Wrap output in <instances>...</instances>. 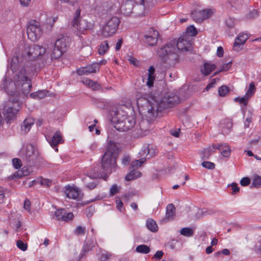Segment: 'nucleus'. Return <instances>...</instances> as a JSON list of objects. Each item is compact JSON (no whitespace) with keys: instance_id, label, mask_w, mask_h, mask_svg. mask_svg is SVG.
Listing matches in <instances>:
<instances>
[{"instance_id":"obj_25","label":"nucleus","mask_w":261,"mask_h":261,"mask_svg":"<svg viewBox=\"0 0 261 261\" xmlns=\"http://www.w3.org/2000/svg\"><path fill=\"white\" fill-rule=\"evenodd\" d=\"M37 156L35 152L34 148L32 145H29L27 147L25 152V158L28 161H34Z\"/></svg>"},{"instance_id":"obj_61","label":"nucleus","mask_w":261,"mask_h":261,"mask_svg":"<svg viewBox=\"0 0 261 261\" xmlns=\"http://www.w3.org/2000/svg\"><path fill=\"white\" fill-rule=\"evenodd\" d=\"M20 5L23 7H28L31 3V0H19Z\"/></svg>"},{"instance_id":"obj_41","label":"nucleus","mask_w":261,"mask_h":261,"mask_svg":"<svg viewBox=\"0 0 261 261\" xmlns=\"http://www.w3.org/2000/svg\"><path fill=\"white\" fill-rule=\"evenodd\" d=\"M201 11L204 19L211 17L215 12V10L213 9H205Z\"/></svg>"},{"instance_id":"obj_22","label":"nucleus","mask_w":261,"mask_h":261,"mask_svg":"<svg viewBox=\"0 0 261 261\" xmlns=\"http://www.w3.org/2000/svg\"><path fill=\"white\" fill-rule=\"evenodd\" d=\"M140 153L142 155L146 154L148 158H150L156 154V149L152 145H147L143 147V149Z\"/></svg>"},{"instance_id":"obj_18","label":"nucleus","mask_w":261,"mask_h":261,"mask_svg":"<svg viewBox=\"0 0 261 261\" xmlns=\"http://www.w3.org/2000/svg\"><path fill=\"white\" fill-rule=\"evenodd\" d=\"M248 38L249 36L247 34H239L234 42L233 50L237 51H239L241 49L240 46L243 45Z\"/></svg>"},{"instance_id":"obj_19","label":"nucleus","mask_w":261,"mask_h":261,"mask_svg":"<svg viewBox=\"0 0 261 261\" xmlns=\"http://www.w3.org/2000/svg\"><path fill=\"white\" fill-rule=\"evenodd\" d=\"M98 176V174L96 173L92 175H87L83 178V181L87 188L92 190L95 188L97 184L96 182L94 181V179L97 178Z\"/></svg>"},{"instance_id":"obj_60","label":"nucleus","mask_w":261,"mask_h":261,"mask_svg":"<svg viewBox=\"0 0 261 261\" xmlns=\"http://www.w3.org/2000/svg\"><path fill=\"white\" fill-rule=\"evenodd\" d=\"M127 59L129 61V62L131 64H133L135 66L138 65V64H137L138 61L134 57H132L131 56H128Z\"/></svg>"},{"instance_id":"obj_47","label":"nucleus","mask_w":261,"mask_h":261,"mask_svg":"<svg viewBox=\"0 0 261 261\" xmlns=\"http://www.w3.org/2000/svg\"><path fill=\"white\" fill-rule=\"evenodd\" d=\"M231 62H229L227 63L223 64L220 70L218 71V72H216L214 73V75H216L218 73L221 71H226L229 69V68L231 67Z\"/></svg>"},{"instance_id":"obj_10","label":"nucleus","mask_w":261,"mask_h":261,"mask_svg":"<svg viewBox=\"0 0 261 261\" xmlns=\"http://www.w3.org/2000/svg\"><path fill=\"white\" fill-rule=\"evenodd\" d=\"M21 108V103L17 99L13 100H10L7 106L5 108L4 116L5 119L7 122L14 119L15 117L16 113Z\"/></svg>"},{"instance_id":"obj_49","label":"nucleus","mask_w":261,"mask_h":261,"mask_svg":"<svg viewBox=\"0 0 261 261\" xmlns=\"http://www.w3.org/2000/svg\"><path fill=\"white\" fill-rule=\"evenodd\" d=\"M202 166L208 169H213L215 168V164L211 162L205 161L202 162Z\"/></svg>"},{"instance_id":"obj_36","label":"nucleus","mask_w":261,"mask_h":261,"mask_svg":"<svg viewBox=\"0 0 261 261\" xmlns=\"http://www.w3.org/2000/svg\"><path fill=\"white\" fill-rule=\"evenodd\" d=\"M180 233L181 235L185 237H192L194 234V231L191 228L184 227L181 229Z\"/></svg>"},{"instance_id":"obj_30","label":"nucleus","mask_w":261,"mask_h":261,"mask_svg":"<svg viewBox=\"0 0 261 261\" xmlns=\"http://www.w3.org/2000/svg\"><path fill=\"white\" fill-rule=\"evenodd\" d=\"M192 17L193 19L197 22H200L203 20H204V17L202 15V12L201 10L199 11H194L191 14Z\"/></svg>"},{"instance_id":"obj_29","label":"nucleus","mask_w":261,"mask_h":261,"mask_svg":"<svg viewBox=\"0 0 261 261\" xmlns=\"http://www.w3.org/2000/svg\"><path fill=\"white\" fill-rule=\"evenodd\" d=\"M141 175V173L140 171L133 169L126 175L125 178L126 180L129 181L134 180L140 177Z\"/></svg>"},{"instance_id":"obj_23","label":"nucleus","mask_w":261,"mask_h":261,"mask_svg":"<svg viewBox=\"0 0 261 261\" xmlns=\"http://www.w3.org/2000/svg\"><path fill=\"white\" fill-rule=\"evenodd\" d=\"M48 142L51 146H56L59 144L63 142V139L61 133L60 131H57L50 140Z\"/></svg>"},{"instance_id":"obj_53","label":"nucleus","mask_w":261,"mask_h":261,"mask_svg":"<svg viewBox=\"0 0 261 261\" xmlns=\"http://www.w3.org/2000/svg\"><path fill=\"white\" fill-rule=\"evenodd\" d=\"M226 25L230 28H233L234 25V20L233 18H228L225 20Z\"/></svg>"},{"instance_id":"obj_55","label":"nucleus","mask_w":261,"mask_h":261,"mask_svg":"<svg viewBox=\"0 0 261 261\" xmlns=\"http://www.w3.org/2000/svg\"><path fill=\"white\" fill-rule=\"evenodd\" d=\"M250 180L248 177H243L240 181V184L243 186H246L249 185Z\"/></svg>"},{"instance_id":"obj_37","label":"nucleus","mask_w":261,"mask_h":261,"mask_svg":"<svg viewBox=\"0 0 261 261\" xmlns=\"http://www.w3.org/2000/svg\"><path fill=\"white\" fill-rule=\"evenodd\" d=\"M108 43L107 41H104L99 46L98 53L100 55H104L109 49Z\"/></svg>"},{"instance_id":"obj_13","label":"nucleus","mask_w":261,"mask_h":261,"mask_svg":"<svg viewBox=\"0 0 261 261\" xmlns=\"http://www.w3.org/2000/svg\"><path fill=\"white\" fill-rule=\"evenodd\" d=\"M135 124V119L133 117L126 116L118 125V129L121 131H127L132 129Z\"/></svg>"},{"instance_id":"obj_27","label":"nucleus","mask_w":261,"mask_h":261,"mask_svg":"<svg viewBox=\"0 0 261 261\" xmlns=\"http://www.w3.org/2000/svg\"><path fill=\"white\" fill-rule=\"evenodd\" d=\"M155 69L153 66H150L148 70V78L146 82V85L151 88L153 86L154 81L155 80Z\"/></svg>"},{"instance_id":"obj_54","label":"nucleus","mask_w":261,"mask_h":261,"mask_svg":"<svg viewBox=\"0 0 261 261\" xmlns=\"http://www.w3.org/2000/svg\"><path fill=\"white\" fill-rule=\"evenodd\" d=\"M40 184L41 185L48 187L51 185V180L48 179L42 178L40 180Z\"/></svg>"},{"instance_id":"obj_43","label":"nucleus","mask_w":261,"mask_h":261,"mask_svg":"<svg viewBox=\"0 0 261 261\" xmlns=\"http://www.w3.org/2000/svg\"><path fill=\"white\" fill-rule=\"evenodd\" d=\"M29 173V172L27 170H25L24 168H23L21 170H18L15 172L13 174V176L15 177H21L22 176L28 175Z\"/></svg>"},{"instance_id":"obj_34","label":"nucleus","mask_w":261,"mask_h":261,"mask_svg":"<svg viewBox=\"0 0 261 261\" xmlns=\"http://www.w3.org/2000/svg\"><path fill=\"white\" fill-rule=\"evenodd\" d=\"M216 147H217V145L214 144L212 147L205 148L203 151L204 158L208 159L210 156L214 152L215 149H216Z\"/></svg>"},{"instance_id":"obj_58","label":"nucleus","mask_w":261,"mask_h":261,"mask_svg":"<svg viewBox=\"0 0 261 261\" xmlns=\"http://www.w3.org/2000/svg\"><path fill=\"white\" fill-rule=\"evenodd\" d=\"M81 21L73 18V20L71 21V25L72 27H74L76 30L79 28V24Z\"/></svg>"},{"instance_id":"obj_40","label":"nucleus","mask_w":261,"mask_h":261,"mask_svg":"<svg viewBox=\"0 0 261 261\" xmlns=\"http://www.w3.org/2000/svg\"><path fill=\"white\" fill-rule=\"evenodd\" d=\"M255 90V86L253 82H251L249 85V88L247 91L246 94L245 95L246 96H247V98H250L254 94Z\"/></svg>"},{"instance_id":"obj_16","label":"nucleus","mask_w":261,"mask_h":261,"mask_svg":"<svg viewBox=\"0 0 261 261\" xmlns=\"http://www.w3.org/2000/svg\"><path fill=\"white\" fill-rule=\"evenodd\" d=\"M65 194L67 197L76 200L80 197L81 191L76 187L68 186L66 188Z\"/></svg>"},{"instance_id":"obj_20","label":"nucleus","mask_w":261,"mask_h":261,"mask_svg":"<svg viewBox=\"0 0 261 261\" xmlns=\"http://www.w3.org/2000/svg\"><path fill=\"white\" fill-rule=\"evenodd\" d=\"M175 215V207L171 203L167 205L165 217L163 221H166L173 219Z\"/></svg>"},{"instance_id":"obj_3","label":"nucleus","mask_w":261,"mask_h":261,"mask_svg":"<svg viewBox=\"0 0 261 261\" xmlns=\"http://www.w3.org/2000/svg\"><path fill=\"white\" fill-rule=\"evenodd\" d=\"M144 105L140 109L141 113L149 118H152L155 111H162L163 110L171 107L177 104L179 97L173 92H169L166 93L163 98L160 100L154 98L150 100L144 98Z\"/></svg>"},{"instance_id":"obj_15","label":"nucleus","mask_w":261,"mask_h":261,"mask_svg":"<svg viewBox=\"0 0 261 261\" xmlns=\"http://www.w3.org/2000/svg\"><path fill=\"white\" fill-rule=\"evenodd\" d=\"M99 70L98 63H94L86 67L80 68L77 70L76 72L79 75L88 74L92 73H96Z\"/></svg>"},{"instance_id":"obj_14","label":"nucleus","mask_w":261,"mask_h":261,"mask_svg":"<svg viewBox=\"0 0 261 261\" xmlns=\"http://www.w3.org/2000/svg\"><path fill=\"white\" fill-rule=\"evenodd\" d=\"M55 217L57 220L68 222L72 220L73 215L72 213H67L64 208L57 210L55 213Z\"/></svg>"},{"instance_id":"obj_26","label":"nucleus","mask_w":261,"mask_h":261,"mask_svg":"<svg viewBox=\"0 0 261 261\" xmlns=\"http://www.w3.org/2000/svg\"><path fill=\"white\" fill-rule=\"evenodd\" d=\"M216 67V66L215 64L210 62L205 63L201 68V72L204 75H207L210 74Z\"/></svg>"},{"instance_id":"obj_45","label":"nucleus","mask_w":261,"mask_h":261,"mask_svg":"<svg viewBox=\"0 0 261 261\" xmlns=\"http://www.w3.org/2000/svg\"><path fill=\"white\" fill-rule=\"evenodd\" d=\"M229 91L228 87L226 86H222L219 88L218 93L220 96H224Z\"/></svg>"},{"instance_id":"obj_46","label":"nucleus","mask_w":261,"mask_h":261,"mask_svg":"<svg viewBox=\"0 0 261 261\" xmlns=\"http://www.w3.org/2000/svg\"><path fill=\"white\" fill-rule=\"evenodd\" d=\"M17 247L23 251H25L28 249L27 244L23 243L21 240H18L16 242Z\"/></svg>"},{"instance_id":"obj_62","label":"nucleus","mask_w":261,"mask_h":261,"mask_svg":"<svg viewBox=\"0 0 261 261\" xmlns=\"http://www.w3.org/2000/svg\"><path fill=\"white\" fill-rule=\"evenodd\" d=\"M223 53H224V51H223V47L221 46L218 47L217 48V55L219 57H221L223 55Z\"/></svg>"},{"instance_id":"obj_12","label":"nucleus","mask_w":261,"mask_h":261,"mask_svg":"<svg viewBox=\"0 0 261 261\" xmlns=\"http://www.w3.org/2000/svg\"><path fill=\"white\" fill-rule=\"evenodd\" d=\"M111 121L118 125L127 116L126 113L120 107H115L110 113Z\"/></svg>"},{"instance_id":"obj_48","label":"nucleus","mask_w":261,"mask_h":261,"mask_svg":"<svg viewBox=\"0 0 261 261\" xmlns=\"http://www.w3.org/2000/svg\"><path fill=\"white\" fill-rule=\"evenodd\" d=\"M111 254L109 253L105 252L101 254L99 257V261H110Z\"/></svg>"},{"instance_id":"obj_44","label":"nucleus","mask_w":261,"mask_h":261,"mask_svg":"<svg viewBox=\"0 0 261 261\" xmlns=\"http://www.w3.org/2000/svg\"><path fill=\"white\" fill-rule=\"evenodd\" d=\"M94 242H93L92 244H89L88 242H87L86 245L84 246L83 250V253L81 254V257H82L84 254H86L90 250H91L94 247Z\"/></svg>"},{"instance_id":"obj_8","label":"nucleus","mask_w":261,"mask_h":261,"mask_svg":"<svg viewBox=\"0 0 261 261\" xmlns=\"http://www.w3.org/2000/svg\"><path fill=\"white\" fill-rule=\"evenodd\" d=\"M69 44L70 39L67 37L65 36L58 39L55 43L54 49L50 55V61L61 57Z\"/></svg>"},{"instance_id":"obj_63","label":"nucleus","mask_w":261,"mask_h":261,"mask_svg":"<svg viewBox=\"0 0 261 261\" xmlns=\"http://www.w3.org/2000/svg\"><path fill=\"white\" fill-rule=\"evenodd\" d=\"M130 162V158L129 156H124L122 159V163L123 165H126Z\"/></svg>"},{"instance_id":"obj_52","label":"nucleus","mask_w":261,"mask_h":261,"mask_svg":"<svg viewBox=\"0 0 261 261\" xmlns=\"http://www.w3.org/2000/svg\"><path fill=\"white\" fill-rule=\"evenodd\" d=\"M74 232L77 235L84 234L85 232V228L81 226H78L75 229Z\"/></svg>"},{"instance_id":"obj_50","label":"nucleus","mask_w":261,"mask_h":261,"mask_svg":"<svg viewBox=\"0 0 261 261\" xmlns=\"http://www.w3.org/2000/svg\"><path fill=\"white\" fill-rule=\"evenodd\" d=\"M13 165L16 169L20 168L21 166V160L17 158H14L12 160Z\"/></svg>"},{"instance_id":"obj_38","label":"nucleus","mask_w":261,"mask_h":261,"mask_svg":"<svg viewBox=\"0 0 261 261\" xmlns=\"http://www.w3.org/2000/svg\"><path fill=\"white\" fill-rule=\"evenodd\" d=\"M231 7L236 9L239 8L243 5V0H227Z\"/></svg>"},{"instance_id":"obj_59","label":"nucleus","mask_w":261,"mask_h":261,"mask_svg":"<svg viewBox=\"0 0 261 261\" xmlns=\"http://www.w3.org/2000/svg\"><path fill=\"white\" fill-rule=\"evenodd\" d=\"M88 87L92 88L93 90H96L99 88L100 86L96 82L92 81V83H90Z\"/></svg>"},{"instance_id":"obj_6","label":"nucleus","mask_w":261,"mask_h":261,"mask_svg":"<svg viewBox=\"0 0 261 261\" xmlns=\"http://www.w3.org/2000/svg\"><path fill=\"white\" fill-rule=\"evenodd\" d=\"M53 46L52 43L44 44L41 46L36 44L27 46L25 47L23 54V58L28 61L35 60L45 54L47 55L48 49Z\"/></svg>"},{"instance_id":"obj_51","label":"nucleus","mask_w":261,"mask_h":261,"mask_svg":"<svg viewBox=\"0 0 261 261\" xmlns=\"http://www.w3.org/2000/svg\"><path fill=\"white\" fill-rule=\"evenodd\" d=\"M248 100V98H247V96H246L245 95L241 98L236 97L234 98V100L236 101L239 102L240 103H243L245 106L247 105Z\"/></svg>"},{"instance_id":"obj_11","label":"nucleus","mask_w":261,"mask_h":261,"mask_svg":"<svg viewBox=\"0 0 261 261\" xmlns=\"http://www.w3.org/2000/svg\"><path fill=\"white\" fill-rule=\"evenodd\" d=\"M143 100L144 98H142L138 99L137 101V105L138 106L139 111L140 113L142 115L143 118H145L140 122V128L141 131H142L143 133H145L146 131L148 130L150 128V122L151 120H152L155 117V115L157 114V112L155 111L153 117L150 118L144 115L142 113H141L140 109L144 105Z\"/></svg>"},{"instance_id":"obj_5","label":"nucleus","mask_w":261,"mask_h":261,"mask_svg":"<svg viewBox=\"0 0 261 261\" xmlns=\"http://www.w3.org/2000/svg\"><path fill=\"white\" fill-rule=\"evenodd\" d=\"M118 153V148L113 142H110L107 147V150L103 154L101 166L106 171L107 175L103 176L102 178L106 180L108 174H110L112 172V169L115 168L116 164V156Z\"/></svg>"},{"instance_id":"obj_64","label":"nucleus","mask_w":261,"mask_h":261,"mask_svg":"<svg viewBox=\"0 0 261 261\" xmlns=\"http://www.w3.org/2000/svg\"><path fill=\"white\" fill-rule=\"evenodd\" d=\"M79 37H80L81 41H82L83 44H84V46H88V45H89L90 44L91 41L89 39H88L87 40H86L85 39H84L81 36V34H79Z\"/></svg>"},{"instance_id":"obj_31","label":"nucleus","mask_w":261,"mask_h":261,"mask_svg":"<svg viewBox=\"0 0 261 261\" xmlns=\"http://www.w3.org/2000/svg\"><path fill=\"white\" fill-rule=\"evenodd\" d=\"M47 92V91L46 90H40L31 93L30 96L34 99H40L46 96Z\"/></svg>"},{"instance_id":"obj_32","label":"nucleus","mask_w":261,"mask_h":261,"mask_svg":"<svg viewBox=\"0 0 261 261\" xmlns=\"http://www.w3.org/2000/svg\"><path fill=\"white\" fill-rule=\"evenodd\" d=\"M146 226L148 229L152 232H155L158 230L157 224L152 219H148L146 221Z\"/></svg>"},{"instance_id":"obj_56","label":"nucleus","mask_w":261,"mask_h":261,"mask_svg":"<svg viewBox=\"0 0 261 261\" xmlns=\"http://www.w3.org/2000/svg\"><path fill=\"white\" fill-rule=\"evenodd\" d=\"M231 186L232 187V192L231 194L234 195L236 193L238 192L240 190L239 187H238V185L236 183H232L231 184Z\"/></svg>"},{"instance_id":"obj_17","label":"nucleus","mask_w":261,"mask_h":261,"mask_svg":"<svg viewBox=\"0 0 261 261\" xmlns=\"http://www.w3.org/2000/svg\"><path fill=\"white\" fill-rule=\"evenodd\" d=\"M159 33L157 31L151 29L148 33L145 36L146 42L150 46L154 45L158 41Z\"/></svg>"},{"instance_id":"obj_24","label":"nucleus","mask_w":261,"mask_h":261,"mask_svg":"<svg viewBox=\"0 0 261 261\" xmlns=\"http://www.w3.org/2000/svg\"><path fill=\"white\" fill-rule=\"evenodd\" d=\"M216 149H218L221 154L224 157L230 155L231 149L230 146L226 143L216 145Z\"/></svg>"},{"instance_id":"obj_42","label":"nucleus","mask_w":261,"mask_h":261,"mask_svg":"<svg viewBox=\"0 0 261 261\" xmlns=\"http://www.w3.org/2000/svg\"><path fill=\"white\" fill-rule=\"evenodd\" d=\"M252 187L259 188L261 186V176L256 175L254 177L252 183Z\"/></svg>"},{"instance_id":"obj_28","label":"nucleus","mask_w":261,"mask_h":261,"mask_svg":"<svg viewBox=\"0 0 261 261\" xmlns=\"http://www.w3.org/2000/svg\"><path fill=\"white\" fill-rule=\"evenodd\" d=\"M92 28V24L89 23L86 20H82L80 22L79 28L77 30L79 34H85L87 30Z\"/></svg>"},{"instance_id":"obj_7","label":"nucleus","mask_w":261,"mask_h":261,"mask_svg":"<svg viewBox=\"0 0 261 261\" xmlns=\"http://www.w3.org/2000/svg\"><path fill=\"white\" fill-rule=\"evenodd\" d=\"M120 22V19L118 17L113 16L111 17L102 25L101 30L98 33V35L102 38L113 36L116 33Z\"/></svg>"},{"instance_id":"obj_2","label":"nucleus","mask_w":261,"mask_h":261,"mask_svg":"<svg viewBox=\"0 0 261 261\" xmlns=\"http://www.w3.org/2000/svg\"><path fill=\"white\" fill-rule=\"evenodd\" d=\"M192 41L191 37L182 35L180 37L176 45L173 43H168L165 46L161 47L157 51L158 55L165 58V62L170 66H174L178 63L181 55L186 52H192Z\"/></svg>"},{"instance_id":"obj_33","label":"nucleus","mask_w":261,"mask_h":261,"mask_svg":"<svg viewBox=\"0 0 261 261\" xmlns=\"http://www.w3.org/2000/svg\"><path fill=\"white\" fill-rule=\"evenodd\" d=\"M197 33L196 28L194 26L191 25L187 28L186 32L183 35H186L187 37H191V41L193 42V37L196 36Z\"/></svg>"},{"instance_id":"obj_35","label":"nucleus","mask_w":261,"mask_h":261,"mask_svg":"<svg viewBox=\"0 0 261 261\" xmlns=\"http://www.w3.org/2000/svg\"><path fill=\"white\" fill-rule=\"evenodd\" d=\"M136 250L139 253L147 254L150 252V248L146 245H140L136 247Z\"/></svg>"},{"instance_id":"obj_4","label":"nucleus","mask_w":261,"mask_h":261,"mask_svg":"<svg viewBox=\"0 0 261 261\" xmlns=\"http://www.w3.org/2000/svg\"><path fill=\"white\" fill-rule=\"evenodd\" d=\"M155 2L152 0H140L137 4L134 0H127L122 6L121 12L126 16L134 14L135 16L143 14L145 8H150L154 6Z\"/></svg>"},{"instance_id":"obj_57","label":"nucleus","mask_w":261,"mask_h":261,"mask_svg":"<svg viewBox=\"0 0 261 261\" xmlns=\"http://www.w3.org/2000/svg\"><path fill=\"white\" fill-rule=\"evenodd\" d=\"M119 191V188L116 185H114L112 186L110 189V194L111 195H114L116 193H117Z\"/></svg>"},{"instance_id":"obj_9","label":"nucleus","mask_w":261,"mask_h":261,"mask_svg":"<svg viewBox=\"0 0 261 261\" xmlns=\"http://www.w3.org/2000/svg\"><path fill=\"white\" fill-rule=\"evenodd\" d=\"M27 33L28 38L32 41H36L42 35V30L39 22L31 20L27 26Z\"/></svg>"},{"instance_id":"obj_21","label":"nucleus","mask_w":261,"mask_h":261,"mask_svg":"<svg viewBox=\"0 0 261 261\" xmlns=\"http://www.w3.org/2000/svg\"><path fill=\"white\" fill-rule=\"evenodd\" d=\"M34 119L32 117L26 118L23 122L21 126V131L23 134L29 132L32 126L34 124Z\"/></svg>"},{"instance_id":"obj_39","label":"nucleus","mask_w":261,"mask_h":261,"mask_svg":"<svg viewBox=\"0 0 261 261\" xmlns=\"http://www.w3.org/2000/svg\"><path fill=\"white\" fill-rule=\"evenodd\" d=\"M146 161V159L142 158L140 160H136L131 163V166L134 169H137L141 167L143 163Z\"/></svg>"},{"instance_id":"obj_1","label":"nucleus","mask_w":261,"mask_h":261,"mask_svg":"<svg viewBox=\"0 0 261 261\" xmlns=\"http://www.w3.org/2000/svg\"><path fill=\"white\" fill-rule=\"evenodd\" d=\"M10 67L14 73L13 76V84L10 82V79L6 74L4 77L0 88L7 90L11 95L13 94L10 91V87L15 86L18 91H21L24 95H28L32 88V83L29 76L33 71L34 68H29L27 65H22L19 62V57L14 56L11 60Z\"/></svg>"}]
</instances>
